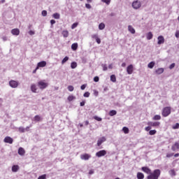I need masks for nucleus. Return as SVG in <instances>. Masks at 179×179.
<instances>
[{
  "label": "nucleus",
  "mask_w": 179,
  "mask_h": 179,
  "mask_svg": "<svg viewBox=\"0 0 179 179\" xmlns=\"http://www.w3.org/2000/svg\"><path fill=\"white\" fill-rule=\"evenodd\" d=\"M42 120L43 118L41 117V116L37 115L35 117H34L32 121H34V122H40V121H41Z\"/></svg>",
  "instance_id": "4468645a"
},
{
  "label": "nucleus",
  "mask_w": 179,
  "mask_h": 179,
  "mask_svg": "<svg viewBox=\"0 0 179 179\" xmlns=\"http://www.w3.org/2000/svg\"><path fill=\"white\" fill-rule=\"evenodd\" d=\"M176 66V64H171V65H170V66H169V69H173L174 67Z\"/></svg>",
  "instance_id": "5fc2aeb1"
},
{
  "label": "nucleus",
  "mask_w": 179,
  "mask_h": 179,
  "mask_svg": "<svg viewBox=\"0 0 179 179\" xmlns=\"http://www.w3.org/2000/svg\"><path fill=\"white\" fill-rule=\"evenodd\" d=\"M89 174H90V175L94 174V170L91 169V170L89 171Z\"/></svg>",
  "instance_id": "680f3d73"
},
{
  "label": "nucleus",
  "mask_w": 179,
  "mask_h": 179,
  "mask_svg": "<svg viewBox=\"0 0 179 179\" xmlns=\"http://www.w3.org/2000/svg\"><path fill=\"white\" fill-rule=\"evenodd\" d=\"M131 6H132L133 9L138 10V9H141V8L142 6V3L139 0H134L132 2Z\"/></svg>",
  "instance_id": "f03ea898"
},
{
  "label": "nucleus",
  "mask_w": 179,
  "mask_h": 179,
  "mask_svg": "<svg viewBox=\"0 0 179 179\" xmlns=\"http://www.w3.org/2000/svg\"><path fill=\"white\" fill-rule=\"evenodd\" d=\"M102 68H103V71H107L108 69L107 65L106 64H102Z\"/></svg>",
  "instance_id": "de8ad7c7"
},
{
  "label": "nucleus",
  "mask_w": 179,
  "mask_h": 179,
  "mask_svg": "<svg viewBox=\"0 0 179 179\" xmlns=\"http://www.w3.org/2000/svg\"><path fill=\"white\" fill-rule=\"evenodd\" d=\"M176 38H179V31H176Z\"/></svg>",
  "instance_id": "bf43d9fd"
},
{
  "label": "nucleus",
  "mask_w": 179,
  "mask_h": 179,
  "mask_svg": "<svg viewBox=\"0 0 179 179\" xmlns=\"http://www.w3.org/2000/svg\"><path fill=\"white\" fill-rule=\"evenodd\" d=\"M80 89L81 90H85V89H86V85H81Z\"/></svg>",
  "instance_id": "13d9d810"
},
{
  "label": "nucleus",
  "mask_w": 179,
  "mask_h": 179,
  "mask_svg": "<svg viewBox=\"0 0 179 179\" xmlns=\"http://www.w3.org/2000/svg\"><path fill=\"white\" fill-rule=\"evenodd\" d=\"M108 69H113V64H109Z\"/></svg>",
  "instance_id": "774afa93"
},
{
  "label": "nucleus",
  "mask_w": 179,
  "mask_h": 179,
  "mask_svg": "<svg viewBox=\"0 0 179 179\" xmlns=\"http://www.w3.org/2000/svg\"><path fill=\"white\" fill-rule=\"evenodd\" d=\"M50 23H51V24H55V20H52L50 21Z\"/></svg>",
  "instance_id": "338daca9"
},
{
  "label": "nucleus",
  "mask_w": 179,
  "mask_h": 179,
  "mask_svg": "<svg viewBox=\"0 0 179 179\" xmlns=\"http://www.w3.org/2000/svg\"><path fill=\"white\" fill-rule=\"evenodd\" d=\"M38 86L41 90H44V89L48 87V83L45 82V80H42L38 82Z\"/></svg>",
  "instance_id": "7ed1b4c3"
},
{
  "label": "nucleus",
  "mask_w": 179,
  "mask_h": 179,
  "mask_svg": "<svg viewBox=\"0 0 179 179\" xmlns=\"http://www.w3.org/2000/svg\"><path fill=\"white\" fill-rule=\"evenodd\" d=\"M163 72H164V69L163 68H159L155 71V73H157V75H162Z\"/></svg>",
  "instance_id": "412c9836"
},
{
  "label": "nucleus",
  "mask_w": 179,
  "mask_h": 179,
  "mask_svg": "<svg viewBox=\"0 0 179 179\" xmlns=\"http://www.w3.org/2000/svg\"><path fill=\"white\" fill-rule=\"evenodd\" d=\"M122 131L124 134H129V129H128L127 127H123Z\"/></svg>",
  "instance_id": "473e14b6"
},
{
  "label": "nucleus",
  "mask_w": 179,
  "mask_h": 179,
  "mask_svg": "<svg viewBox=\"0 0 179 179\" xmlns=\"http://www.w3.org/2000/svg\"><path fill=\"white\" fill-rule=\"evenodd\" d=\"M179 129V124L176 123L175 125L173 126V129Z\"/></svg>",
  "instance_id": "a19ab883"
},
{
  "label": "nucleus",
  "mask_w": 179,
  "mask_h": 179,
  "mask_svg": "<svg viewBox=\"0 0 179 179\" xmlns=\"http://www.w3.org/2000/svg\"><path fill=\"white\" fill-rule=\"evenodd\" d=\"M155 62H151L148 64V68H150V69H153V67L155 66Z\"/></svg>",
  "instance_id": "a878e982"
},
{
  "label": "nucleus",
  "mask_w": 179,
  "mask_h": 179,
  "mask_svg": "<svg viewBox=\"0 0 179 179\" xmlns=\"http://www.w3.org/2000/svg\"><path fill=\"white\" fill-rule=\"evenodd\" d=\"M127 72L129 75H132V72H134V66L132 64L127 66Z\"/></svg>",
  "instance_id": "f8f14e48"
},
{
  "label": "nucleus",
  "mask_w": 179,
  "mask_h": 179,
  "mask_svg": "<svg viewBox=\"0 0 179 179\" xmlns=\"http://www.w3.org/2000/svg\"><path fill=\"white\" fill-rule=\"evenodd\" d=\"M99 78L98 76H96L94 78V82H99Z\"/></svg>",
  "instance_id": "4d7b16f0"
},
{
  "label": "nucleus",
  "mask_w": 179,
  "mask_h": 179,
  "mask_svg": "<svg viewBox=\"0 0 179 179\" xmlns=\"http://www.w3.org/2000/svg\"><path fill=\"white\" fill-rule=\"evenodd\" d=\"M67 100L69 101H73V100H76V96H75L73 95H70L68 96Z\"/></svg>",
  "instance_id": "b1692460"
},
{
  "label": "nucleus",
  "mask_w": 179,
  "mask_h": 179,
  "mask_svg": "<svg viewBox=\"0 0 179 179\" xmlns=\"http://www.w3.org/2000/svg\"><path fill=\"white\" fill-rule=\"evenodd\" d=\"M149 134L150 135H155V134H156V130H150Z\"/></svg>",
  "instance_id": "c03bdc74"
},
{
  "label": "nucleus",
  "mask_w": 179,
  "mask_h": 179,
  "mask_svg": "<svg viewBox=\"0 0 179 179\" xmlns=\"http://www.w3.org/2000/svg\"><path fill=\"white\" fill-rule=\"evenodd\" d=\"M18 131L20 132H22V133L26 132V129L24 127H19L18 128Z\"/></svg>",
  "instance_id": "4c0bfd02"
},
{
  "label": "nucleus",
  "mask_w": 179,
  "mask_h": 179,
  "mask_svg": "<svg viewBox=\"0 0 179 179\" xmlns=\"http://www.w3.org/2000/svg\"><path fill=\"white\" fill-rule=\"evenodd\" d=\"M173 155H174V153L167 154L166 157H173Z\"/></svg>",
  "instance_id": "6e6d98bb"
},
{
  "label": "nucleus",
  "mask_w": 179,
  "mask_h": 179,
  "mask_svg": "<svg viewBox=\"0 0 179 179\" xmlns=\"http://www.w3.org/2000/svg\"><path fill=\"white\" fill-rule=\"evenodd\" d=\"M45 177H46L45 175H42V176H39V177L38 178V179H45Z\"/></svg>",
  "instance_id": "603ef678"
},
{
  "label": "nucleus",
  "mask_w": 179,
  "mask_h": 179,
  "mask_svg": "<svg viewBox=\"0 0 179 179\" xmlns=\"http://www.w3.org/2000/svg\"><path fill=\"white\" fill-rule=\"evenodd\" d=\"M30 90L32 92V93H38V87H37V85H36L35 83L31 84Z\"/></svg>",
  "instance_id": "423d86ee"
},
{
  "label": "nucleus",
  "mask_w": 179,
  "mask_h": 179,
  "mask_svg": "<svg viewBox=\"0 0 179 179\" xmlns=\"http://www.w3.org/2000/svg\"><path fill=\"white\" fill-rule=\"evenodd\" d=\"M128 31L131 33V34H135V29L132 27V26L129 25L128 26Z\"/></svg>",
  "instance_id": "5701e85b"
},
{
  "label": "nucleus",
  "mask_w": 179,
  "mask_h": 179,
  "mask_svg": "<svg viewBox=\"0 0 179 179\" xmlns=\"http://www.w3.org/2000/svg\"><path fill=\"white\" fill-rule=\"evenodd\" d=\"M11 34L13 36H19L20 34V30L19 29H13L11 30Z\"/></svg>",
  "instance_id": "ddd939ff"
},
{
  "label": "nucleus",
  "mask_w": 179,
  "mask_h": 179,
  "mask_svg": "<svg viewBox=\"0 0 179 179\" xmlns=\"http://www.w3.org/2000/svg\"><path fill=\"white\" fill-rule=\"evenodd\" d=\"M85 101H83L82 102H80V105L81 107H83V106H85Z\"/></svg>",
  "instance_id": "e2e57ef3"
},
{
  "label": "nucleus",
  "mask_w": 179,
  "mask_h": 179,
  "mask_svg": "<svg viewBox=\"0 0 179 179\" xmlns=\"http://www.w3.org/2000/svg\"><path fill=\"white\" fill-rule=\"evenodd\" d=\"M19 165H13L12 166V171L13 173H17V171H19Z\"/></svg>",
  "instance_id": "6ab92c4d"
},
{
  "label": "nucleus",
  "mask_w": 179,
  "mask_h": 179,
  "mask_svg": "<svg viewBox=\"0 0 179 179\" xmlns=\"http://www.w3.org/2000/svg\"><path fill=\"white\" fill-rule=\"evenodd\" d=\"M71 49L73 50V51H76V50H78V43H73L71 45Z\"/></svg>",
  "instance_id": "bb28decb"
},
{
  "label": "nucleus",
  "mask_w": 179,
  "mask_h": 179,
  "mask_svg": "<svg viewBox=\"0 0 179 179\" xmlns=\"http://www.w3.org/2000/svg\"><path fill=\"white\" fill-rule=\"evenodd\" d=\"M92 38L96 40L99 38V36H97V34H93V35H92Z\"/></svg>",
  "instance_id": "8fccbe9b"
},
{
  "label": "nucleus",
  "mask_w": 179,
  "mask_h": 179,
  "mask_svg": "<svg viewBox=\"0 0 179 179\" xmlns=\"http://www.w3.org/2000/svg\"><path fill=\"white\" fill-rule=\"evenodd\" d=\"M90 157H92V155L89 154H84L80 155V159L82 160H89Z\"/></svg>",
  "instance_id": "9d476101"
},
{
  "label": "nucleus",
  "mask_w": 179,
  "mask_h": 179,
  "mask_svg": "<svg viewBox=\"0 0 179 179\" xmlns=\"http://www.w3.org/2000/svg\"><path fill=\"white\" fill-rule=\"evenodd\" d=\"M73 86H72V85H69V87H68V90L69 91V92H73Z\"/></svg>",
  "instance_id": "79ce46f5"
},
{
  "label": "nucleus",
  "mask_w": 179,
  "mask_h": 179,
  "mask_svg": "<svg viewBox=\"0 0 179 179\" xmlns=\"http://www.w3.org/2000/svg\"><path fill=\"white\" fill-rule=\"evenodd\" d=\"M107 155V151L105 150H101L96 153V157H103Z\"/></svg>",
  "instance_id": "0eeeda50"
},
{
  "label": "nucleus",
  "mask_w": 179,
  "mask_h": 179,
  "mask_svg": "<svg viewBox=\"0 0 179 179\" xmlns=\"http://www.w3.org/2000/svg\"><path fill=\"white\" fill-rule=\"evenodd\" d=\"M25 153H26V151L23 148L20 147L18 149V155H20V156H23L24 155H25Z\"/></svg>",
  "instance_id": "a211bd4d"
},
{
  "label": "nucleus",
  "mask_w": 179,
  "mask_h": 179,
  "mask_svg": "<svg viewBox=\"0 0 179 179\" xmlns=\"http://www.w3.org/2000/svg\"><path fill=\"white\" fill-rule=\"evenodd\" d=\"M107 139L105 136L101 137L97 141V146H101V144L104 143Z\"/></svg>",
  "instance_id": "1a4fd4ad"
},
{
  "label": "nucleus",
  "mask_w": 179,
  "mask_h": 179,
  "mask_svg": "<svg viewBox=\"0 0 179 179\" xmlns=\"http://www.w3.org/2000/svg\"><path fill=\"white\" fill-rule=\"evenodd\" d=\"M42 16H47V10L42 11Z\"/></svg>",
  "instance_id": "864d4df0"
},
{
  "label": "nucleus",
  "mask_w": 179,
  "mask_h": 179,
  "mask_svg": "<svg viewBox=\"0 0 179 179\" xmlns=\"http://www.w3.org/2000/svg\"><path fill=\"white\" fill-rule=\"evenodd\" d=\"M102 2H104V3H106V5H110L111 0H101Z\"/></svg>",
  "instance_id": "58836bf2"
},
{
  "label": "nucleus",
  "mask_w": 179,
  "mask_h": 179,
  "mask_svg": "<svg viewBox=\"0 0 179 179\" xmlns=\"http://www.w3.org/2000/svg\"><path fill=\"white\" fill-rule=\"evenodd\" d=\"M162 117L159 115H156L154 117L153 120H155V121H158L159 120H161Z\"/></svg>",
  "instance_id": "72a5a7b5"
},
{
  "label": "nucleus",
  "mask_w": 179,
  "mask_h": 179,
  "mask_svg": "<svg viewBox=\"0 0 179 179\" xmlns=\"http://www.w3.org/2000/svg\"><path fill=\"white\" fill-rule=\"evenodd\" d=\"M79 24L78 22H75L71 25V29L72 30H73V29H76V27H78V25Z\"/></svg>",
  "instance_id": "c9c22d12"
},
{
  "label": "nucleus",
  "mask_w": 179,
  "mask_h": 179,
  "mask_svg": "<svg viewBox=\"0 0 179 179\" xmlns=\"http://www.w3.org/2000/svg\"><path fill=\"white\" fill-rule=\"evenodd\" d=\"M171 149L173 152H176V150H178L179 149V143L176 142L173 145H172Z\"/></svg>",
  "instance_id": "2eb2a0df"
},
{
  "label": "nucleus",
  "mask_w": 179,
  "mask_h": 179,
  "mask_svg": "<svg viewBox=\"0 0 179 179\" xmlns=\"http://www.w3.org/2000/svg\"><path fill=\"white\" fill-rule=\"evenodd\" d=\"M147 38L148 40H152L153 38V34H152V32H149L148 34H147Z\"/></svg>",
  "instance_id": "7c9ffc66"
},
{
  "label": "nucleus",
  "mask_w": 179,
  "mask_h": 179,
  "mask_svg": "<svg viewBox=\"0 0 179 179\" xmlns=\"http://www.w3.org/2000/svg\"><path fill=\"white\" fill-rule=\"evenodd\" d=\"M94 94L95 96H98V95H99V92H97L96 90H94Z\"/></svg>",
  "instance_id": "69168bd1"
},
{
  "label": "nucleus",
  "mask_w": 179,
  "mask_h": 179,
  "mask_svg": "<svg viewBox=\"0 0 179 179\" xmlns=\"http://www.w3.org/2000/svg\"><path fill=\"white\" fill-rule=\"evenodd\" d=\"M62 34L64 38H66L69 36V31L68 30H63Z\"/></svg>",
  "instance_id": "aec40b11"
},
{
  "label": "nucleus",
  "mask_w": 179,
  "mask_h": 179,
  "mask_svg": "<svg viewBox=\"0 0 179 179\" xmlns=\"http://www.w3.org/2000/svg\"><path fill=\"white\" fill-rule=\"evenodd\" d=\"M142 170L144 173H146V174H150L152 172L149 168L145 166L142 168Z\"/></svg>",
  "instance_id": "4be33fe9"
},
{
  "label": "nucleus",
  "mask_w": 179,
  "mask_h": 179,
  "mask_svg": "<svg viewBox=\"0 0 179 179\" xmlns=\"http://www.w3.org/2000/svg\"><path fill=\"white\" fill-rule=\"evenodd\" d=\"M85 7L87 8V9H91L92 8V6H90V4H89V3H86Z\"/></svg>",
  "instance_id": "3c124183"
},
{
  "label": "nucleus",
  "mask_w": 179,
  "mask_h": 179,
  "mask_svg": "<svg viewBox=\"0 0 179 179\" xmlns=\"http://www.w3.org/2000/svg\"><path fill=\"white\" fill-rule=\"evenodd\" d=\"M150 129H152V128L150 127H145V130L148 131Z\"/></svg>",
  "instance_id": "0e129e2a"
},
{
  "label": "nucleus",
  "mask_w": 179,
  "mask_h": 179,
  "mask_svg": "<svg viewBox=\"0 0 179 179\" xmlns=\"http://www.w3.org/2000/svg\"><path fill=\"white\" fill-rule=\"evenodd\" d=\"M53 17H54V19H59V17H60L59 13H56L53 14Z\"/></svg>",
  "instance_id": "e433bc0d"
},
{
  "label": "nucleus",
  "mask_w": 179,
  "mask_h": 179,
  "mask_svg": "<svg viewBox=\"0 0 179 179\" xmlns=\"http://www.w3.org/2000/svg\"><path fill=\"white\" fill-rule=\"evenodd\" d=\"M28 33L29 36H34V34H36L34 31H32V30L29 31Z\"/></svg>",
  "instance_id": "37998d69"
},
{
  "label": "nucleus",
  "mask_w": 179,
  "mask_h": 179,
  "mask_svg": "<svg viewBox=\"0 0 179 179\" xmlns=\"http://www.w3.org/2000/svg\"><path fill=\"white\" fill-rule=\"evenodd\" d=\"M96 41L97 44H100V43H101V40L99 38L97 39H96Z\"/></svg>",
  "instance_id": "052dcab7"
},
{
  "label": "nucleus",
  "mask_w": 179,
  "mask_h": 179,
  "mask_svg": "<svg viewBox=\"0 0 179 179\" xmlns=\"http://www.w3.org/2000/svg\"><path fill=\"white\" fill-rule=\"evenodd\" d=\"M3 141L6 143H10V145H12L13 143V138L9 137V136H6Z\"/></svg>",
  "instance_id": "9b49d317"
},
{
  "label": "nucleus",
  "mask_w": 179,
  "mask_h": 179,
  "mask_svg": "<svg viewBox=\"0 0 179 179\" xmlns=\"http://www.w3.org/2000/svg\"><path fill=\"white\" fill-rule=\"evenodd\" d=\"M117 115V111L116 110H110L109 112V115L110 117H113V115Z\"/></svg>",
  "instance_id": "c756f323"
},
{
  "label": "nucleus",
  "mask_w": 179,
  "mask_h": 179,
  "mask_svg": "<svg viewBox=\"0 0 179 179\" xmlns=\"http://www.w3.org/2000/svg\"><path fill=\"white\" fill-rule=\"evenodd\" d=\"M137 178L138 179H143V178H145V176L143 175V173L138 172L137 173Z\"/></svg>",
  "instance_id": "393cba45"
},
{
  "label": "nucleus",
  "mask_w": 179,
  "mask_h": 179,
  "mask_svg": "<svg viewBox=\"0 0 179 179\" xmlns=\"http://www.w3.org/2000/svg\"><path fill=\"white\" fill-rule=\"evenodd\" d=\"M3 41H8V36H3L1 37Z\"/></svg>",
  "instance_id": "a18cd8bd"
},
{
  "label": "nucleus",
  "mask_w": 179,
  "mask_h": 179,
  "mask_svg": "<svg viewBox=\"0 0 179 179\" xmlns=\"http://www.w3.org/2000/svg\"><path fill=\"white\" fill-rule=\"evenodd\" d=\"M69 59V57H65L62 61V64L64 65V64H65V62H66Z\"/></svg>",
  "instance_id": "f704fd0d"
},
{
  "label": "nucleus",
  "mask_w": 179,
  "mask_h": 179,
  "mask_svg": "<svg viewBox=\"0 0 179 179\" xmlns=\"http://www.w3.org/2000/svg\"><path fill=\"white\" fill-rule=\"evenodd\" d=\"M78 66V64L75 62H71V69H75Z\"/></svg>",
  "instance_id": "cd10ccee"
},
{
  "label": "nucleus",
  "mask_w": 179,
  "mask_h": 179,
  "mask_svg": "<svg viewBox=\"0 0 179 179\" xmlns=\"http://www.w3.org/2000/svg\"><path fill=\"white\" fill-rule=\"evenodd\" d=\"M171 114V107H165L162 110V115L163 117H169Z\"/></svg>",
  "instance_id": "20e7f679"
},
{
  "label": "nucleus",
  "mask_w": 179,
  "mask_h": 179,
  "mask_svg": "<svg viewBox=\"0 0 179 179\" xmlns=\"http://www.w3.org/2000/svg\"><path fill=\"white\" fill-rule=\"evenodd\" d=\"M111 82L115 83L117 81V78H115V75L110 76Z\"/></svg>",
  "instance_id": "2f4dec72"
},
{
  "label": "nucleus",
  "mask_w": 179,
  "mask_h": 179,
  "mask_svg": "<svg viewBox=\"0 0 179 179\" xmlns=\"http://www.w3.org/2000/svg\"><path fill=\"white\" fill-rule=\"evenodd\" d=\"M19 85H20L19 81H16L14 80H11L9 81V86H10L13 89L17 88Z\"/></svg>",
  "instance_id": "39448f33"
},
{
  "label": "nucleus",
  "mask_w": 179,
  "mask_h": 179,
  "mask_svg": "<svg viewBox=\"0 0 179 179\" xmlns=\"http://www.w3.org/2000/svg\"><path fill=\"white\" fill-rule=\"evenodd\" d=\"M94 118L96 120V121H101V117H99L98 116H94Z\"/></svg>",
  "instance_id": "49530a36"
},
{
  "label": "nucleus",
  "mask_w": 179,
  "mask_h": 179,
  "mask_svg": "<svg viewBox=\"0 0 179 179\" xmlns=\"http://www.w3.org/2000/svg\"><path fill=\"white\" fill-rule=\"evenodd\" d=\"M105 27H106V24H104V23L103 22L99 24V30H104Z\"/></svg>",
  "instance_id": "c85d7f7f"
},
{
  "label": "nucleus",
  "mask_w": 179,
  "mask_h": 179,
  "mask_svg": "<svg viewBox=\"0 0 179 179\" xmlns=\"http://www.w3.org/2000/svg\"><path fill=\"white\" fill-rule=\"evenodd\" d=\"M90 96V93L87 92L84 94V97H89Z\"/></svg>",
  "instance_id": "09e8293b"
},
{
  "label": "nucleus",
  "mask_w": 179,
  "mask_h": 179,
  "mask_svg": "<svg viewBox=\"0 0 179 179\" xmlns=\"http://www.w3.org/2000/svg\"><path fill=\"white\" fill-rule=\"evenodd\" d=\"M160 171L159 169H155L153 173L150 172L148 176V179H159L160 177Z\"/></svg>",
  "instance_id": "f257e3e1"
},
{
  "label": "nucleus",
  "mask_w": 179,
  "mask_h": 179,
  "mask_svg": "<svg viewBox=\"0 0 179 179\" xmlns=\"http://www.w3.org/2000/svg\"><path fill=\"white\" fill-rule=\"evenodd\" d=\"M169 174L170 176H176V171L173 169H172L169 171Z\"/></svg>",
  "instance_id": "ea45409f"
},
{
  "label": "nucleus",
  "mask_w": 179,
  "mask_h": 179,
  "mask_svg": "<svg viewBox=\"0 0 179 179\" xmlns=\"http://www.w3.org/2000/svg\"><path fill=\"white\" fill-rule=\"evenodd\" d=\"M157 40H158L157 44L160 45V44L164 43V37H163V36H158Z\"/></svg>",
  "instance_id": "f3484780"
},
{
  "label": "nucleus",
  "mask_w": 179,
  "mask_h": 179,
  "mask_svg": "<svg viewBox=\"0 0 179 179\" xmlns=\"http://www.w3.org/2000/svg\"><path fill=\"white\" fill-rule=\"evenodd\" d=\"M148 125H149L150 127H159V125H160V122H150L148 123Z\"/></svg>",
  "instance_id": "dca6fc26"
},
{
  "label": "nucleus",
  "mask_w": 179,
  "mask_h": 179,
  "mask_svg": "<svg viewBox=\"0 0 179 179\" xmlns=\"http://www.w3.org/2000/svg\"><path fill=\"white\" fill-rule=\"evenodd\" d=\"M47 65V62L42 61L38 63L37 66L36 68V71L38 70V68H44Z\"/></svg>",
  "instance_id": "6e6552de"
}]
</instances>
